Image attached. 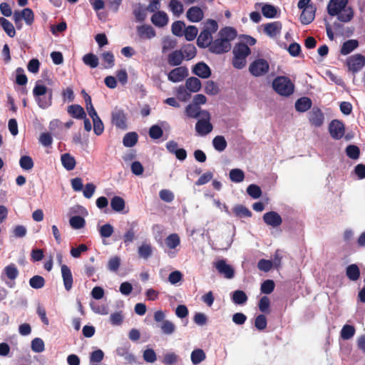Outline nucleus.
<instances>
[{"instance_id": "8", "label": "nucleus", "mask_w": 365, "mask_h": 365, "mask_svg": "<svg viewBox=\"0 0 365 365\" xmlns=\"http://www.w3.org/2000/svg\"><path fill=\"white\" fill-rule=\"evenodd\" d=\"M13 19L14 23L18 27V23H21L24 19L27 25H31L34 22V15L33 11L29 8L24 9L21 12L15 11L14 13Z\"/></svg>"}, {"instance_id": "18", "label": "nucleus", "mask_w": 365, "mask_h": 365, "mask_svg": "<svg viewBox=\"0 0 365 365\" xmlns=\"http://www.w3.org/2000/svg\"><path fill=\"white\" fill-rule=\"evenodd\" d=\"M136 29L138 36L142 39H150L156 35L155 31L150 25L138 26Z\"/></svg>"}, {"instance_id": "12", "label": "nucleus", "mask_w": 365, "mask_h": 365, "mask_svg": "<svg viewBox=\"0 0 365 365\" xmlns=\"http://www.w3.org/2000/svg\"><path fill=\"white\" fill-rule=\"evenodd\" d=\"M264 222L272 227H277L282 223V218L280 215L275 211H269L263 215Z\"/></svg>"}, {"instance_id": "17", "label": "nucleus", "mask_w": 365, "mask_h": 365, "mask_svg": "<svg viewBox=\"0 0 365 365\" xmlns=\"http://www.w3.org/2000/svg\"><path fill=\"white\" fill-rule=\"evenodd\" d=\"M192 73L201 78H207L211 76L210 67L204 62H199L192 68Z\"/></svg>"}, {"instance_id": "16", "label": "nucleus", "mask_w": 365, "mask_h": 365, "mask_svg": "<svg viewBox=\"0 0 365 365\" xmlns=\"http://www.w3.org/2000/svg\"><path fill=\"white\" fill-rule=\"evenodd\" d=\"M61 275L63 281V285L66 291H70L73 287V275L70 268L66 265L62 264L61 267Z\"/></svg>"}, {"instance_id": "42", "label": "nucleus", "mask_w": 365, "mask_h": 365, "mask_svg": "<svg viewBox=\"0 0 365 365\" xmlns=\"http://www.w3.org/2000/svg\"><path fill=\"white\" fill-rule=\"evenodd\" d=\"M0 23L4 31L10 37H14L16 35V31L13 24L5 18H0Z\"/></svg>"}, {"instance_id": "40", "label": "nucleus", "mask_w": 365, "mask_h": 365, "mask_svg": "<svg viewBox=\"0 0 365 365\" xmlns=\"http://www.w3.org/2000/svg\"><path fill=\"white\" fill-rule=\"evenodd\" d=\"M190 357L192 363L196 365L204 361L206 358V355L202 349H197L192 351Z\"/></svg>"}, {"instance_id": "2", "label": "nucleus", "mask_w": 365, "mask_h": 365, "mask_svg": "<svg viewBox=\"0 0 365 365\" xmlns=\"http://www.w3.org/2000/svg\"><path fill=\"white\" fill-rule=\"evenodd\" d=\"M218 29V24L215 20L208 19L204 23L203 29L197 39V44L201 48H208L212 41V34Z\"/></svg>"}, {"instance_id": "1", "label": "nucleus", "mask_w": 365, "mask_h": 365, "mask_svg": "<svg viewBox=\"0 0 365 365\" xmlns=\"http://www.w3.org/2000/svg\"><path fill=\"white\" fill-rule=\"evenodd\" d=\"M349 0H330L327 5V12L331 16H337V19L344 23L351 21L354 16L352 7L347 6Z\"/></svg>"}, {"instance_id": "28", "label": "nucleus", "mask_w": 365, "mask_h": 365, "mask_svg": "<svg viewBox=\"0 0 365 365\" xmlns=\"http://www.w3.org/2000/svg\"><path fill=\"white\" fill-rule=\"evenodd\" d=\"M234 56H238L246 58L251 53L250 48L245 43H239L233 48Z\"/></svg>"}, {"instance_id": "57", "label": "nucleus", "mask_w": 365, "mask_h": 365, "mask_svg": "<svg viewBox=\"0 0 365 365\" xmlns=\"http://www.w3.org/2000/svg\"><path fill=\"white\" fill-rule=\"evenodd\" d=\"M275 284L272 279H267L261 284L260 290L263 294H269L274 289Z\"/></svg>"}, {"instance_id": "29", "label": "nucleus", "mask_w": 365, "mask_h": 365, "mask_svg": "<svg viewBox=\"0 0 365 365\" xmlns=\"http://www.w3.org/2000/svg\"><path fill=\"white\" fill-rule=\"evenodd\" d=\"M186 88L192 93L199 91L201 88V81L196 77H190L186 80Z\"/></svg>"}, {"instance_id": "54", "label": "nucleus", "mask_w": 365, "mask_h": 365, "mask_svg": "<svg viewBox=\"0 0 365 365\" xmlns=\"http://www.w3.org/2000/svg\"><path fill=\"white\" fill-rule=\"evenodd\" d=\"M355 331L356 330L354 326L346 324L341 329V337L343 339H349L354 335Z\"/></svg>"}, {"instance_id": "52", "label": "nucleus", "mask_w": 365, "mask_h": 365, "mask_svg": "<svg viewBox=\"0 0 365 365\" xmlns=\"http://www.w3.org/2000/svg\"><path fill=\"white\" fill-rule=\"evenodd\" d=\"M19 165L23 170H30L34 168V163L31 157L24 155L19 160Z\"/></svg>"}, {"instance_id": "24", "label": "nucleus", "mask_w": 365, "mask_h": 365, "mask_svg": "<svg viewBox=\"0 0 365 365\" xmlns=\"http://www.w3.org/2000/svg\"><path fill=\"white\" fill-rule=\"evenodd\" d=\"M38 106L42 108L46 109L52 105L53 92L49 89L48 94L45 96H38L35 98Z\"/></svg>"}, {"instance_id": "43", "label": "nucleus", "mask_w": 365, "mask_h": 365, "mask_svg": "<svg viewBox=\"0 0 365 365\" xmlns=\"http://www.w3.org/2000/svg\"><path fill=\"white\" fill-rule=\"evenodd\" d=\"M177 45V41L175 38L169 36L165 37L162 42V52L166 53L175 48Z\"/></svg>"}, {"instance_id": "9", "label": "nucleus", "mask_w": 365, "mask_h": 365, "mask_svg": "<svg viewBox=\"0 0 365 365\" xmlns=\"http://www.w3.org/2000/svg\"><path fill=\"white\" fill-rule=\"evenodd\" d=\"M346 65L349 71L356 73L365 66V57L361 54H355L349 57Z\"/></svg>"}, {"instance_id": "4", "label": "nucleus", "mask_w": 365, "mask_h": 365, "mask_svg": "<svg viewBox=\"0 0 365 365\" xmlns=\"http://www.w3.org/2000/svg\"><path fill=\"white\" fill-rule=\"evenodd\" d=\"M202 119L198 120L195 124L196 132L200 135H206L210 133L213 128L212 123L210 122V115L207 110H202Z\"/></svg>"}, {"instance_id": "10", "label": "nucleus", "mask_w": 365, "mask_h": 365, "mask_svg": "<svg viewBox=\"0 0 365 365\" xmlns=\"http://www.w3.org/2000/svg\"><path fill=\"white\" fill-rule=\"evenodd\" d=\"M214 267L217 270L218 273L222 275L225 278L232 279L235 276L234 268L227 264L225 259H220L214 262Z\"/></svg>"}, {"instance_id": "48", "label": "nucleus", "mask_w": 365, "mask_h": 365, "mask_svg": "<svg viewBox=\"0 0 365 365\" xmlns=\"http://www.w3.org/2000/svg\"><path fill=\"white\" fill-rule=\"evenodd\" d=\"M229 175L230 180L234 182H241L245 179L244 172L238 168L231 170Z\"/></svg>"}, {"instance_id": "37", "label": "nucleus", "mask_w": 365, "mask_h": 365, "mask_svg": "<svg viewBox=\"0 0 365 365\" xmlns=\"http://www.w3.org/2000/svg\"><path fill=\"white\" fill-rule=\"evenodd\" d=\"M82 60L84 64L92 68H96L99 63L98 58L92 53L84 55Z\"/></svg>"}, {"instance_id": "49", "label": "nucleus", "mask_w": 365, "mask_h": 365, "mask_svg": "<svg viewBox=\"0 0 365 365\" xmlns=\"http://www.w3.org/2000/svg\"><path fill=\"white\" fill-rule=\"evenodd\" d=\"M185 27V24L182 21H176L172 24V32L176 36H182Z\"/></svg>"}, {"instance_id": "27", "label": "nucleus", "mask_w": 365, "mask_h": 365, "mask_svg": "<svg viewBox=\"0 0 365 365\" xmlns=\"http://www.w3.org/2000/svg\"><path fill=\"white\" fill-rule=\"evenodd\" d=\"M312 105L311 99L308 97H302L297 100L295 103V109L298 112H305L308 110Z\"/></svg>"}, {"instance_id": "46", "label": "nucleus", "mask_w": 365, "mask_h": 365, "mask_svg": "<svg viewBox=\"0 0 365 365\" xmlns=\"http://www.w3.org/2000/svg\"><path fill=\"white\" fill-rule=\"evenodd\" d=\"M233 212L238 217H250L252 216L251 211L242 205H236L233 208Z\"/></svg>"}, {"instance_id": "14", "label": "nucleus", "mask_w": 365, "mask_h": 365, "mask_svg": "<svg viewBox=\"0 0 365 365\" xmlns=\"http://www.w3.org/2000/svg\"><path fill=\"white\" fill-rule=\"evenodd\" d=\"M187 76V68L185 66H180L171 70L168 75V78L173 83H177L182 81Z\"/></svg>"}, {"instance_id": "62", "label": "nucleus", "mask_w": 365, "mask_h": 365, "mask_svg": "<svg viewBox=\"0 0 365 365\" xmlns=\"http://www.w3.org/2000/svg\"><path fill=\"white\" fill-rule=\"evenodd\" d=\"M205 92L207 95H216L219 92L217 84L213 81H208L205 83Z\"/></svg>"}, {"instance_id": "36", "label": "nucleus", "mask_w": 365, "mask_h": 365, "mask_svg": "<svg viewBox=\"0 0 365 365\" xmlns=\"http://www.w3.org/2000/svg\"><path fill=\"white\" fill-rule=\"evenodd\" d=\"M125 200L123 197L119 196H114L110 201V206L112 209L117 212L123 211L125 208Z\"/></svg>"}, {"instance_id": "23", "label": "nucleus", "mask_w": 365, "mask_h": 365, "mask_svg": "<svg viewBox=\"0 0 365 365\" xmlns=\"http://www.w3.org/2000/svg\"><path fill=\"white\" fill-rule=\"evenodd\" d=\"M67 112L71 116L76 119L85 118L86 115L83 108L78 104L69 106Z\"/></svg>"}, {"instance_id": "61", "label": "nucleus", "mask_w": 365, "mask_h": 365, "mask_svg": "<svg viewBox=\"0 0 365 365\" xmlns=\"http://www.w3.org/2000/svg\"><path fill=\"white\" fill-rule=\"evenodd\" d=\"M247 194L254 199L259 198L262 195L261 188L255 184L250 185L247 188Z\"/></svg>"}, {"instance_id": "50", "label": "nucleus", "mask_w": 365, "mask_h": 365, "mask_svg": "<svg viewBox=\"0 0 365 365\" xmlns=\"http://www.w3.org/2000/svg\"><path fill=\"white\" fill-rule=\"evenodd\" d=\"M185 113L190 118H197L202 115V110H200L198 106L190 104L185 108Z\"/></svg>"}, {"instance_id": "51", "label": "nucleus", "mask_w": 365, "mask_h": 365, "mask_svg": "<svg viewBox=\"0 0 365 365\" xmlns=\"http://www.w3.org/2000/svg\"><path fill=\"white\" fill-rule=\"evenodd\" d=\"M198 33V29L195 26H188L184 30L183 35L188 41H193Z\"/></svg>"}, {"instance_id": "59", "label": "nucleus", "mask_w": 365, "mask_h": 365, "mask_svg": "<svg viewBox=\"0 0 365 365\" xmlns=\"http://www.w3.org/2000/svg\"><path fill=\"white\" fill-rule=\"evenodd\" d=\"M346 153L351 159L356 160L359 157L360 150L356 145H349L346 148Z\"/></svg>"}, {"instance_id": "33", "label": "nucleus", "mask_w": 365, "mask_h": 365, "mask_svg": "<svg viewBox=\"0 0 365 365\" xmlns=\"http://www.w3.org/2000/svg\"><path fill=\"white\" fill-rule=\"evenodd\" d=\"M212 145L217 151L222 152L226 149L227 143L224 136L217 135L212 140Z\"/></svg>"}, {"instance_id": "13", "label": "nucleus", "mask_w": 365, "mask_h": 365, "mask_svg": "<svg viewBox=\"0 0 365 365\" xmlns=\"http://www.w3.org/2000/svg\"><path fill=\"white\" fill-rule=\"evenodd\" d=\"M324 120V115L322 110L318 107H314L309 113V123L317 127H321Z\"/></svg>"}, {"instance_id": "19", "label": "nucleus", "mask_w": 365, "mask_h": 365, "mask_svg": "<svg viewBox=\"0 0 365 365\" xmlns=\"http://www.w3.org/2000/svg\"><path fill=\"white\" fill-rule=\"evenodd\" d=\"M167 14L162 11L155 12L151 17V22L158 27H164L168 23Z\"/></svg>"}, {"instance_id": "47", "label": "nucleus", "mask_w": 365, "mask_h": 365, "mask_svg": "<svg viewBox=\"0 0 365 365\" xmlns=\"http://www.w3.org/2000/svg\"><path fill=\"white\" fill-rule=\"evenodd\" d=\"M180 240L178 234L169 235L165 239V244L170 249H175L180 245Z\"/></svg>"}, {"instance_id": "64", "label": "nucleus", "mask_w": 365, "mask_h": 365, "mask_svg": "<svg viewBox=\"0 0 365 365\" xmlns=\"http://www.w3.org/2000/svg\"><path fill=\"white\" fill-rule=\"evenodd\" d=\"M44 348V342L41 338H35L31 341V349L34 352H42Z\"/></svg>"}, {"instance_id": "26", "label": "nucleus", "mask_w": 365, "mask_h": 365, "mask_svg": "<svg viewBox=\"0 0 365 365\" xmlns=\"http://www.w3.org/2000/svg\"><path fill=\"white\" fill-rule=\"evenodd\" d=\"M61 160L63 168L68 171L75 168L76 165V159L70 153H64L61 157Z\"/></svg>"}, {"instance_id": "15", "label": "nucleus", "mask_w": 365, "mask_h": 365, "mask_svg": "<svg viewBox=\"0 0 365 365\" xmlns=\"http://www.w3.org/2000/svg\"><path fill=\"white\" fill-rule=\"evenodd\" d=\"M282 24L280 21H274L263 25V30L269 37H276L281 32Z\"/></svg>"}, {"instance_id": "44", "label": "nucleus", "mask_w": 365, "mask_h": 365, "mask_svg": "<svg viewBox=\"0 0 365 365\" xmlns=\"http://www.w3.org/2000/svg\"><path fill=\"white\" fill-rule=\"evenodd\" d=\"M168 6L173 14L176 16H179L183 13V6L178 0H171Z\"/></svg>"}, {"instance_id": "32", "label": "nucleus", "mask_w": 365, "mask_h": 365, "mask_svg": "<svg viewBox=\"0 0 365 365\" xmlns=\"http://www.w3.org/2000/svg\"><path fill=\"white\" fill-rule=\"evenodd\" d=\"M181 51L183 53L184 58L187 61L194 58L197 54L196 47L192 43L185 45Z\"/></svg>"}, {"instance_id": "7", "label": "nucleus", "mask_w": 365, "mask_h": 365, "mask_svg": "<svg viewBox=\"0 0 365 365\" xmlns=\"http://www.w3.org/2000/svg\"><path fill=\"white\" fill-rule=\"evenodd\" d=\"M209 51L215 54H222L231 49V43H228L220 36L212 41L208 47Z\"/></svg>"}, {"instance_id": "38", "label": "nucleus", "mask_w": 365, "mask_h": 365, "mask_svg": "<svg viewBox=\"0 0 365 365\" xmlns=\"http://www.w3.org/2000/svg\"><path fill=\"white\" fill-rule=\"evenodd\" d=\"M102 60L104 63V68H111L115 65V58L112 52L105 51L101 54Z\"/></svg>"}, {"instance_id": "30", "label": "nucleus", "mask_w": 365, "mask_h": 365, "mask_svg": "<svg viewBox=\"0 0 365 365\" xmlns=\"http://www.w3.org/2000/svg\"><path fill=\"white\" fill-rule=\"evenodd\" d=\"M359 46V42L356 39H350L345 41L341 48V53L342 55H348L352 52Z\"/></svg>"}, {"instance_id": "11", "label": "nucleus", "mask_w": 365, "mask_h": 365, "mask_svg": "<svg viewBox=\"0 0 365 365\" xmlns=\"http://www.w3.org/2000/svg\"><path fill=\"white\" fill-rule=\"evenodd\" d=\"M329 131L334 139L339 140L344 135V125L339 120H333L329 125Z\"/></svg>"}, {"instance_id": "45", "label": "nucleus", "mask_w": 365, "mask_h": 365, "mask_svg": "<svg viewBox=\"0 0 365 365\" xmlns=\"http://www.w3.org/2000/svg\"><path fill=\"white\" fill-rule=\"evenodd\" d=\"M70 225L72 228L78 230L83 228L86 225L85 219L79 215H75L69 220Z\"/></svg>"}, {"instance_id": "25", "label": "nucleus", "mask_w": 365, "mask_h": 365, "mask_svg": "<svg viewBox=\"0 0 365 365\" xmlns=\"http://www.w3.org/2000/svg\"><path fill=\"white\" fill-rule=\"evenodd\" d=\"M218 36L225 39L228 43L234 40L237 36V31L232 27H225L220 30Z\"/></svg>"}, {"instance_id": "55", "label": "nucleus", "mask_w": 365, "mask_h": 365, "mask_svg": "<svg viewBox=\"0 0 365 365\" xmlns=\"http://www.w3.org/2000/svg\"><path fill=\"white\" fill-rule=\"evenodd\" d=\"M153 250L150 244L144 243L138 247V254L140 257L148 259L152 255Z\"/></svg>"}, {"instance_id": "58", "label": "nucleus", "mask_w": 365, "mask_h": 365, "mask_svg": "<svg viewBox=\"0 0 365 365\" xmlns=\"http://www.w3.org/2000/svg\"><path fill=\"white\" fill-rule=\"evenodd\" d=\"M163 135V130L158 125H153L149 129V136L153 140L160 138Z\"/></svg>"}, {"instance_id": "20", "label": "nucleus", "mask_w": 365, "mask_h": 365, "mask_svg": "<svg viewBox=\"0 0 365 365\" xmlns=\"http://www.w3.org/2000/svg\"><path fill=\"white\" fill-rule=\"evenodd\" d=\"M315 6L304 8L300 15V21L302 24L307 25L312 22L315 17Z\"/></svg>"}, {"instance_id": "5", "label": "nucleus", "mask_w": 365, "mask_h": 365, "mask_svg": "<svg viewBox=\"0 0 365 365\" xmlns=\"http://www.w3.org/2000/svg\"><path fill=\"white\" fill-rule=\"evenodd\" d=\"M111 123L117 128L125 130L128 128L127 114L124 110L115 107L111 112Z\"/></svg>"}, {"instance_id": "41", "label": "nucleus", "mask_w": 365, "mask_h": 365, "mask_svg": "<svg viewBox=\"0 0 365 365\" xmlns=\"http://www.w3.org/2000/svg\"><path fill=\"white\" fill-rule=\"evenodd\" d=\"M232 300L236 304H243L247 301V296L244 291L236 290L232 293Z\"/></svg>"}, {"instance_id": "53", "label": "nucleus", "mask_w": 365, "mask_h": 365, "mask_svg": "<svg viewBox=\"0 0 365 365\" xmlns=\"http://www.w3.org/2000/svg\"><path fill=\"white\" fill-rule=\"evenodd\" d=\"M29 284L34 289H41L45 285V279L40 275H35L29 279Z\"/></svg>"}, {"instance_id": "56", "label": "nucleus", "mask_w": 365, "mask_h": 365, "mask_svg": "<svg viewBox=\"0 0 365 365\" xmlns=\"http://www.w3.org/2000/svg\"><path fill=\"white\" fill-rule=\"evenodd\" d=\"M160 329L163 334L170 335L175 332V326L172 322L165 320L162 322Z\"/></svg>"}, {"instance_id": "34", "label": "nucleus", "mask_w": 365, "mask_h": 365, "mask_svg": "<svg viewBox=\"0 0 365 365\" xmlns=\"http://www.w3.org/2000/svg\"><path fill=\"white\" fill-rule=\"evenodd\" d=\"M347 277L351 281H356L360 277V270L355 264L349 265L346 269Z\"/></svg>"}, {"instance_id": "31", "label": "nucleus", "mask_w": 365, "mask_h": 365, "mask_svg": "<svg viewBox=\"0 0 365 365\" xmlns=\"http://www.w3.org/2000/svg\"><path fill=\"white\" fill-rule=\"evenodd\" d=\"M138 135L135 132L126 133L123 138V145L125 147H133L138 142Z\"/></svg>"}, {"instance_id": "22", "label": "nucleus", "mask_w": 365, "mask_h": 365, "mask_svg": "<svg viewBox=\"0 0 365 365\" xmlns=\"http://www.w3.org/2000/svg\"><path fill=\"white\" fill-rule=\"evenodd\" d=\"M184 60V55L181 50H175L168 56V62L172 66H180Z\"/></svg>"}, {"instance_id": "6", "label": "nucleus", "mask_w": 365, "mask_h": 365, "mask_svg": "<svg viewBox=\"0 0 365 365\" xmlns=\"http://www.w3.org/2000/svg\"><path fill=\"white\" fill-rule=\"evenodd\" d=\"M269 69L268 62L264 58H258L250 63L249 66V71L250 73L255 76L259 77L266 74Z\"/></svg>"}, {"instance_id": "35", "label": "nucleus", "mask_w": 365, "mask_h": 365, "mask_svg": "<svg viewBox=\"0 0 365 365\" xmlns=\"http://www.w3.org/2000/svg\"><path fill=\"white\" fill-rule=\"evenodd\" d=\"M4 273L9 279L14 281L19 275V270L16 264L11 263L4 267Z\"/></svg>"}, {"instance_id": "63", "label": "nucleus", "mask_w": 365, "mask_h": 365, "mask_svg": "<svg viewBox=\"0 0 365 365\" xmlns=\"http://www.w3.org/2000/svg\"><path fill=\"white\" fill-rule=\"evenodd\" d=\"M120 265V259L118 256L112 257L109 259L107 267L110 271L116 272Z\"/></svg>"}, {"instance_id": "3", "label": "nucleus", "mask_w": 365, "mask_h": 365, "mask_svg": "<svg viewBox=\"0 0 365 365\" xmlns=\"http://www.w3.org/2000/svg\"><path fill=\"white\" fill-rule=\"evenodd\" d=\"M274 90L280 96H289L294 93V86L286 76H278L272 82Z\"/></svg>"}, {"instance_id": "39", "label": "nucleus", "mask_w": 365, "mask_h": 365, "mask_svg": "<svg viewBox=\"0 0 365 365\" xmlns=\"http://www.w3.org/2000/svg\"><path fill=\"white\" fill-rule=\"evenodd\" d=\"M262 13L266 18H274L277 14V9L272 4H265L262 7Z\"/></svg>"}, {"instance_id": "60", "label": "nucleus", "mask_w": 365, "mask_h": 365, "mask_svg": "<svg viewBox=\"0 0 365 365\" xmlns=\"http://www.w3.org/2000/svg\"><path fill=\"white\" fill-rule=\"evenodd\" d=\"M16 83L19 86H24L28 82V78L26 74L24 73V70L19 67L16 70Z\"/></svg>"}, {"instance_id": "21", "label": "nucleus", "mask_w": 365, "mask_h": 365, "mask_svg": "<svg viewBox=\"0 0 365 365\" xmlns=\"http://www.w3.org/2000/svg\"><path fill=\"white\" fill-rule=\"evenodd\" d=\"M186 16L191 22H199L203 19L204 14L200 7L192 6L187 10Z\"/></svg>"}]
</instances>
